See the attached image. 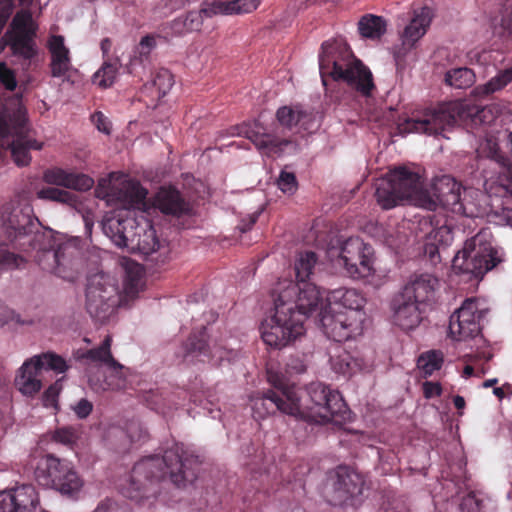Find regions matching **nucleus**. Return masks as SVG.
<instances>
[{
  "mask_svg": "<svg viewBox=\"0 0 512 512\" xmlns=\"http://www.w3.org/2000/svg\"><path fill=\"white\" fill-rule=\"evenodd\" d=\"M273 389L252 400L253 415L264 419L276 411L307 422L341 424L349 419L350 410L337 390L323 383H312L303 391L280 373L268 370Z\"/></svg>",
  "mask_w": 512,
  "mask_h": 512,
  "instance_id": "1",
  "label": "nucleus"
},
{
  "mask_svg": "<svg viewBox=\"0 0 512 512\" xmlns=\"http://www.w3.org/2000/svg\"><path fill=\"white\" fill-rule=\"evenodd\" d=\"M200 463L199 457L185 449L183 444L174 443L161 458L148 456L137 462L123 494L137 502L156 497L160 483L167 478L176 487L184 488L197 479Z\"/></svg>",
  "mask_w": 512,
  "mask_h": 512,
  "instance_id": "2",
  "label": "nucleus"
},
{
  "mask_svg": "<svg viewBox=\"0 0 512 512\" xmlns=\"http://www.w3.org/2000/svg\"><path fill=\"white\" fill-rule=\"evenodd\" d=\"M498 118V110L491 106H480L471 100H455L429 108L419 115L407 118L398 124L400 133H423L435 137L446 136L456 125L467 129H477L481 126H490Z\"/></svg>",
  "mask_w": 512,
  "mask_h": 512,
  "instance_id": "3",
  "label": "nucleus"
},
{
  "mask_svg": "<svg viewBox=\"0 0 512 512\" xmlns=\"http://www.w3.org/2000/svg\"><path fill=\"white\" fill-rule=\"evenodd\" d=\"M319 70L325 87H327V77H331L334 81L347 83L365 97L370 96L375 89L369 68L354 56L346 44L340 41H326L322 44Z\"/></svg>",
  "mask_w": 512,
  "mask_h": 512,
  "instance_id": "4",
  "label": "nucleus"
},
{
  "mask_svg": "<svg viewBox=\"0 0 512 512\" xmlns=\"http://www.w3.org/2000/svg\"><path fill=\"white\" fill-rule=\"evenodd\" d=\"M42 142L30 135L26 109L19 99L0 103V154L10 152L18 167L28 166L32 160L30 151L41 150Z\"/></svg>",
  "mask_w": 512,
  "mask_h": 512,
  "instance_id": "5",
  "label": "nucleus"
},
{
  "mask_svg": "<svg viewBox=\"0 0 512 512\" xmlns=\"http://www.w3.org/2000/svg\"><path fill=\"white\" fill-rule=\"evenodd\" d=\"M297 290L292 285L286 292H279L274 299V315L261 324V337L268 346L282 348L304 334V321L314 310L295 306L294 294Z\"/></svg>",
  "mask_w": 512,
  "mask_h": 512,
  "instance_id": "6",
  "label": "nucleus"
},
{
  "mask_svg": "<svg viewBox=\"0 0 512 512\" xmlns=\"http://www.w3.org/2000/svg\"><path fill=\"white\" fill-rule=\"evenodd\" d=\"M375 197L385 210L396 207L404 199L423 208L434 207L429 190L423 187L421 176L406 167H396L380 179L376 184Z\"/></svg>",
  "mask_w": 512,
  "mask_h": 512,
  "instance_id": "7",
  "label": "nucleus"
},
{
  "mask_svg": "<svg viewBox=\"0 0 512 512\" xmlns=\"http://www.w3.org/2000/svg\"><path fill=\"white\" fill-rule=\"evenodd\" d=\"M26 248H28V251H25L26 253L35 251L32 257L42 270L68 281H73L77 277L81 262L78 239L56 244L55 242L51 243V240L46 239L44 235V238L39 242H33L32 245H27Z\"/></svg>",
  "mask_w": 512,
  "mask_h": 512,
  "instance_id": "8",
  "label": "nucleus"
},
{
  "mask_svg": "<svg viewBox=\"0 0 512 512\" xmlns=\"http://www.w3.org/2000/svg\"><path fill=\"white\" fill-rule=\"evenodd\" d=\"M35 476L42 485L51 486L61 495L77 500L84 487V480L74 466L52 454L43 456L36 467Z\"/></svg>",
  "mask_w": 512,
  "mask_h": 512,
  "instance_id": "9",
  "label": "nucleus"
},
{
  "mask_svg": "<svg viewBox=\"0 0 512 512\" xmlns=\"http://www.w3.org/2000/svg\"><path fill=\"white\" fill-rule=\"evenodd\" d=\"M2 228L5 239L1 246L12 245L20 251H28L27 245L39 242L44 238V233L35 232L39 221L33 214V208L29 204L17 205L6 208L2 213Z\"/></svg>",
  "mask_w": 512,
  "mask_h": 512,
  "instance_id": "10",
  "label": "nucleus"
},
{
  "mask_svg": "<svg viewBox=\"0 0 512 512\" xmlns=\"http://www.w3.org/2000/svg\"><path fill=\"white\" fill-rule=\"evenodd\" d=\"M318 258L315 252L305 251L299 254V258L295 263L296 282L284 281L279 284L277 293L286 292L295 285L298 290L295 291L294 301L298 309L308 308L316 310L322 303V293L314 283V269Z\"/></svg>",
  "mask_w": 512,
  "mask_h": 512,
  "instance_id": "11",
  "label": "nucleus"
},
{
  "mask_svg": "<svg viewBox=\"0 0 512 512\" xmlns=\"http://www.w3.org/2000/svg\"><path fill=\"white\" fill-rule=\"evenodd\" d=\"M66 360L54 352H45L24 361L15 376V387L24 396L33 397L42 389L43 370L64 373L69 369Z\"/></svg>",
  "mask_w": 512,
  "mask_h": 512,
  "instance_id": "12",
  "label": "nucleus"
},
{
  "mask_svg": "<svg viewBox=\"0 0 512 512\" xmlns=\"http://www.w3.org/2000/svg\"><path fill=\"white\" fill-rule=\"evenodd\" d=\"M491 244L482 242L479 235L467 240L452 261V267L461 273L482 278L488 271L496 267L501 259Z\"/></svg>",
  "mask_w": 512,
  "mask_h": 512,
  "instance_id": "13",
  "label": "nucleus"
},
{
  "mask_svg": "<svg viewBox=\"0 0 512 512\" xmlns=\"http://www.w3.org/2000/svg\"><path fill=\"white\" fill-rule=\"evenodd\" d=\"M320 324L327 338L335 342L350 340L363 332L364 312H343L337 308L324 309V298L318 308Z\"/></svg>",
  "mask_w": 512,
  "mask_h": 512,
  "instance_id": "14",
  "label": "nucleus"
},
{
  "mask_svg": "<svg viewBox=\"0 0 512 512\" xmlns=\"http://www.w3.org/2000/svg\"><path fill=\"white\" fill-rule=\"evenodd\" d=\"M337 263L353 279L369 277L375 271L374 250L361 238L350 237L342 243Z\"/></svg>",
  "mask_w": 512,
  "mask_h": 512,
  "instance_id": "15",
  "label": "nucleus"
},
{
  "mask_svg": "<svg viewBox=\"0 0 512 512\" xmlns=\"http://www.w3.org/2000/svg\"><path fill=\"white\" fill-rule=\"evenodd\" d=\"M117 302V289L107 282L106 276L99 274L89 279L86 288V310L92 318L105 321Z\"/></svg>",
  "mask_w": 512,
  "mask_h": 512,
  "instance_id": "16",
  "label": "nucleus"
},
{
  "mask_svg": "<svg viewBox=\"0 0 512 512\" xmlns=\"http://www.w3.org/2000/svg\"><path fill=\"white\" fill-rule=\"evenodd\" d=\"M9 45L13 55L30 61L38 51L35 42L38 26L29 11L17 12L11 23Z\"/></svg>",
  "mask_w": 512,
  "mask_h": 512,
  "instance_id": "17",
  "label": "nucleus"
},
{
  "mask_svg": "<svg viewBox=\"0 0 512 512\" xmlns=\"http://www.w3.org/2000/svg\"><path fill=\"white\" fill-rule=\"evenodd\" d=\"M485 310L479 309L475 298L466 299L449 319V336L456 341L472 339L480 334V320Z\"/></svg>",
  "mask_w": 512,
  "mask_h": 512,
  "instance_id": "18",
  "label": "nucleus"
},
{
  "mask_svg": "<svg viewBox=\"0 0 512 512\" xmlns=\"http://www.w3.org/2000/svg\"><path fill=\"white\" fill-rule=\"evenodd\" d=\"M240 134L249 139L256 148L267 156L281 155L291 139L281 136L276 130L267 131L258 121L242 127Z\"/></svg>",
  "mask_w": 512,
  "mask_h": 512,
  "instance_id": "19",
  "label": "nucleus"
},
{
  "mask_svg": "<svg viewBox=\"0 0 512 512\" xmlns=\"http://www.w3.org/2000/svg\"><path fill=\"white\" fill-rule=\"evenodd\" d=\"M429 198L434 202L433 208H426L435 211L438 206L456 214H464L465 208L461 202L460 185L451 177L444 176L432 185L429 191Z\"/></svg>",
  "mask_w": 512,
  "mask_h": 512,
  "instance_id": "20",
  "label": "nucleus"
},
{
  "mask_svg": "<svg viewBox=\"0 0 512 512\" xmlns=\"http://www.w3.org/2000/svg\"><path fill=\"white\" fill-rule=\"evenodd\" d=\"M38 506V493L31 484L0 492V512H36Z\"/></svg>",
  "mask_w": 512,
  "mask_h": 512,
  "instance_id": "21",
  "label": "nucleus"
},
{
  "mask_svg": "<svg viewBox=\"0 0 512 512\" xmlns=\"http://www.w3.org/2000/svg\"><path fill=\"white\" fill-rule=\"evenodd\" d=\"M131 251L150 257L156 263H164L168 259L170 248L166 240H160L155 228L145 220L143 230L138 233Z\"/></svg>",
  "mask_w": 512,
  "mask_h": 512,
  "instance_id": "22",
  "label": "nucleus"
},
{
  "mask_svg": "<svg viewBox=\"0 0 512 512\" xmlns=\"http://www.w3.org/2000/svg\"><path fill=\"white\" fill-rule=\"evenodd\" d=\"M364 477L347 466H339L335 472L333 483L335 504H342L348 499L355 498L363 493Z\"/></svg>",
  "mask_w": 512,
  "mask_h": 512,
  "instance_id": "23",
  "label": "nucleus"
},
{
  "mask_svg": "<svg viewBox=\"0 0 512 512\" xmlns=\"http://www.w3.org/2000/svg\"><path fill=\"white\" fill-rule=\"evenodd\" d=\"M143 223L136 218L110 219L104 224L105 233L118 247L132 249L136 236L143 230Z\"/></svg>",
  "mask_w": 512,
  "mask_h": 512,
  "instance_id": "24",
  "label": "nucleus"
},
{
  "mask_svg": "<svg viewBox=\"0 0 512 512\" xmlns=\"http://www.w3.org/2000/svg\"><path fill=\"white\" fill-rule=\"evenodd\" d=\"M392 321L402 330H412L416 328L421 320V311L419 304L408 299L401 293H398L391 302Z\"/></svg>",
  "mask_w": 512,
  "mask_h": 512,
  "instance_id": "25",
  "label": "nucleus"
},
{
  "mask_svg": "<svg viewBox=\"0 0 512 512\" xmlns=\"http://www.w3.org/2000/svg\"><path fill=\"white\" fill-rule=\"evenodd\" d=\"M154 206L165 215L181 217L188 215L191 205L175 187H162L154 197Z\"/></svg>",
  "mask_w": 512,
  "mask_h": 512,
  "instance_id": "26",
  "label": "nucleus"
},
{
  "mask_svg": "<svg viewBox=\"0 0 512 512\" xmlns=\"http://www.w3.org/2000/svg\"><path fill=\"white\" fill-rule=\"evenodd\" d=\"M433 13L431 8L424 6L413 11V16L409 24L405 27L401 34L402 46L404 49H412L415 44L421 39L427 32Z\"/></svg>",
  "mask_w": 512,
  "mask_h": 512,
  "instance_id": "27",
  "label": "nucleus"
},
{
  "mask_svg": "<svg viewBox=\"0 0 512 512\" xmlns=\"http://www.w3.org/2000/svg\"><path fill=\"white\" fill-rule=\"evenodd\" d=\"M438 284L436 277L422 273L414 275L400 293L420 305L433 299Z\"/></svg>",
  "mask_w": 512,
  "mask_h": 512,
  "instance_id": "28",
  "label": "nucleus"
},
{
  "mask_svg": "<svg viewBox=\"0 0 512 512\" xmlns=\"http://www.w3.org/2000/svg\"><path fill=\"white\" fill-rule=\"evenodd\" d=\"M47 184L62 186L78 191H87L94 185V180L82 173H72L58 167L47 169L43 174Z\"/></svg>",
  "mask_w": 512,
  "mask_h": 512,
  "instance_id": "29",
  "label": "nucleus"
},
{
  "mask_svg": "<svg viewBox=\"0 0 512 512\" xmlns=\"http://www.w3.org/2000/svg\"><path fill=\"white\" fill-rule=\"evenodd\" d=\"M47 47L51 55V75L57 78L64 76L71 67L70 52L65 46L64 37L52 35L48 40Z\"/></svg>",
  "mask_w": 512,
  "mask_h": 512,
  "instance_id": "30",
  "label": "nucleus"
},
{
  "mask_svg": "<svg viewBox=\"0 0 512 512\" xmlns=\"http://www.w3.org/2000/svg\"><path fill=\"white\" fill-rule=\"evenodd\" d=\"M329 308L346 309L345 312H363L366 302L362 293L354 288L341 287L331 291L327 296Z\"/></svg>",
  "mask_w": 512,
  "mask_h": 512,
  "instance_id": "31",
  "label": "nucleus"
},
{
  "mask_svg": "<svg viewBox=\"0 0 512 512\" xmlns=\"http://www.w3.org/2000/svg\"><path fill=\"white\" fill-rule=\"evenodd\" d=\"M111 345L112 337L110 335H106L99 347L85 351L78 350L76 352V358L78 360H87L95 364H103L114 371L122 370L123 366L114 359L111 353Z\"/></svg>",
  "mask_w": 512,
  "mask_h": 512,
  "instance_id": "32",
  "label": "nucleus"
},
{
  "mask_svg": "<svg viewBox=\"0 0 512 512\" xmlns=\"http://www.w3.org/2000/svg\"><path fill=\"white\" fill-rule=\"evenodd\" d=\"M26 262L23 256L17 255L4 248H0V270L4 268H19ZM10 321H19L18 315L0 301V326Z\"/></svg>",
  "mask_w": 512,
  "mask_h": 512,
  "instance_id": "33",
  "label": "nucleus"
},
{
  "mask_svg": "<svg viewBox=\"0 0 512 512\" xmlns=\"http://www.w3.org/2000/svg\"><path fill=\"white\" fill-rule=\"evenodd\" d=\"M358 32L364 39L379 40L387 30V22L382 16L363 15L357 24Z\"/></svg>",
  "mask_w": 512,
  "mask_h": 512,
  "instance_id": "34",
  "label": "nucleus"
},
{
  "mask_svg": "<svg viewBox=\"0 0 512 512\" xmlns=\"http://www.w3.org/2000/svg\"><path fill=\"white\" fill-rule=\"evenodd\" d=\"M511 82L512 66L500 70L487 83L476 86L472 90V94L477 98H483L504 89Z\"/></svg>",
  "mask_w": 512,
  "mask_h": 512,
  "instance_id": "35",
  "label": "nucleus"
},
{
  "mask_svg": "<svg viewBox=\"0 0 512 512\" xmlns=\"http://www.w3.org/2000/svg\"><path fill=\"white\" fill-rule=\"evenodd\" d=\"M122 264L125 269L124 291L126 295L134 297L141 285L143 268L131 259H124Z\"/></svg>",
  "mask_w": 512,
  "mask_h": 512,
  "instance_id": "36",
  "label": "nucleus"
},
{
  "mask_svg": "<svg viewBox=\"0 0 512 512\" xmlns=\"http://www.w3.org/2000/svg\"><path fill=\"white\" fill-rule=\"evenodd\" d=\"M476 81L474 71L468 67L452 68L446 71L444 82L446 85L456 89L471 87Z\"/></svg>",
  "mask_w": 512,
  "mask_h": 512,
  "instance_id": "37",
  "label": "nucleus"
},
{
  "mask_svg": "<svg viewBox=\"0 0 512 512\" xmlns=\"http://www.w3.org/2000/svg\"><path fill=\"white\" fill-rule=\"evenodd\" d=\"M187 354H197L205 357H215L217 351H211L207 344L206 328L202 327L199 332H193L186 342Z\"/></svg>",
  "mask_w": 512,
  "mask_h": 512,
  "instance_id": "38",
  "label": "nucleus"
},
{
  "mask_svg": "<svg viewBox=\"0 0 512 512\" xmlns=\"http://www.w3.org/2000/svg\"><path fill=\"white\" fill-rule=\"evenodd\" d=\"M330 364L335 373L343 376H351L359 367L357 360L345 350L331 356Z\"/></svg>",
  "mask_w": 512,
  "mask_h": 512,
  "instance_id": "39",
  "label": "nucleus"
},
{
  "mask_svg": "<svg viewBox=\"0 0 512 512\" xmlns=\"http://www.w3.org/2000/svg\"><path fill=\"white\" fill-rule=\"evenodd\" d=\"M118 72V61H112L111 59H105L102 66L93 75V82L101 88L110 87L117 76Z\"/></svg>",
  "mask_w": 512,
  "mask_h": 512,
  "instance_id": "40",
  "label": "nucleus"
},
{
  "mask_svg": "<svg viewBox=\"0 0 512 512\" xmlns=\"http://www.w3.org/2000/svg\"><path fill=\"white\" fill-rule=\"evenodd\" d=\"M300 105L295 106H282L276 111V120L283 130H292L298 126L299 120L301 119Z\"/></svg>",
  "mask_w": 512,
  "mask_h": 512,
  "instance_id": "41",
  "label": "nucleus"
},
{
  "mask_svg": "<svg viewBox=\"0 0 512 512\" xmlns=\"http://www.w3.org/2000/svg\"><path fill=\"white\" fill-rule=\"evenodd\" d=\"M147 190L139 182L129 181L123 188L122 197L130 206H144Z\"/></svg>",
  "mask_w": 512,
  "mask_h": 512,
  "instance_id": "42",
  "label": "nucleus"
},
{
  "mask_svg": "<svg viewBox=\"0 0 512 512\" xmlns=\"http://www.w3.org/2000/svg\"><path fill=\"white\" fill-rule=\"evenodd\" d=\"M39 199L56 201L65 204L76 203V195L72 192L55 188V187H44L37 192Z\"/></svg>",
  "mask_w": 512,
  "mask_h": 512,
  "instance_id": "43",
  "label": "nucleus"
},
{
  "mask_svg": "<svg viewBox=\"0 0 512 512\" xmlns=\"http://www.w3.org/2000/svg\"><path fill=\"white\" fill-rule=\"evenodd\" d=\"M443 364V354L440 351L432 350L422 354L418 359V366L427 375L439 370Z\"/></svg>",
  "mask_w": 512,
  "mask_h": 512,
  "instance_id": "44",
  "label": "nucleus"
},
{
  "mask_svg": "<svg viewBox=\"0 0 512 512\" xmlns=\"http://www.w3.org/2000/svg\"><path fill=\"white\" fill-rule=\"evenodd\" d=\"M203 12L200 11H190L188 12L184 19H176L173 22V29L181 32L180 27H182L186 32H192V31H198L202 27L203 24V18H202Z\"/></svg>",
  "mask_w": 512,
  "mask_h": 512,
  "instance_id": "45",
  "label": "nucleus"
},
{
  "mask_svg": "<svg viewBox=\"0 0 512 512\" xmlns=\"http://www.w3.org/2000/svg\"><path fill=\"white\" fill-rule=\"evenodd\" d=\"M152 85L157 89L159 97H164L174 85V77L168 69L160 68L153 74Z\"/></svg>",
  "mask_w": 512,
  "mask_h": 512,
  "instance_id": "46",
  "label": "nucleus"
},
{
  "mask_svg": "<svg viewBox=\"0 0 512 512\" xmlns=\"http://www.w3.org/2000/svg\"><path fill=\"white\" fill-rule=\"evenodd\" d=\"M232 7L231 1L214 0L210 3H205L201 10L204 16L213 17L215 15L234 14Z\"/></svg>",
  "mask_w": 512,
  "mask_h": 512,
  "instance_id": "47",
  "label": "nucleus"
},
{
  "mask_svg": "<svg viewBox=\"0 0 512 512\" xmlns=\"http://www.w3.org/2000/svg\"><path fill=\"white\" fill-rule=\"evenodd\" d=\"M62 380L63 378L56 380L44 391L42 401L45 407H57L58 396L63 387Z\"/></svg>",
  "mask_w": 512,
  "mask_h": 512,
  "instance_id": "48",
  "label": "nucleus"
},
{
  "mask_svg": "<svg viewBox=\"0 0 512 512\" xmlns=\"http://www.w3.org/2000/svg\"><path fill=\"white\" fill-rule=\"evenodd\" d=\"M277 185L283 193L291 195L297 190L298 183L294 173L281 171Z\"/></svg>",
  "mask_w": 512,
  "mask_h": 512,
  "instance_id": "49",
  "label": "nucleus"
},
{
  "mask_svg": "<svg viewBox=\"0 0 512 512\" xmlns=\"http://www.w3.org/2000/svg\"><path fill=\"white\" fill-rule=\"evenodd\" d=\"M53 439L58 443L71 446L77 440V433L72 427H62L55 431Z\"/></svg>",
  "mask_w": 512,
  "mask_h": 512,
  "instance_id": "50",
  "label": "nucleus"
},
{
  "mask_svg": "<svg viewBox=\"0 0 512 512\" xmlns=\"http://www.w3.org/2000/svg\"><path fill=\"white\" fill-rule=\"evenodd\" d=\"M0 82L9 91L17 86L16 75L5 63H0Z\"/></svg>",
  "mask_w": 512,
  "mask_h": 512,
  "instance_id": "51",
  "label": "nucleus"
},
{
  "mask_svg": "<svg viewBox=\"0 0 512 512\" xmlns=\"http://www.w3.org/2000/svg\"><path fill=\"white\" fill-rule=\"evenodd\" d=\"M145 402L150 409L155 410L158 413H165V398L158 391H150L145 396Z\"/></svg>",
  "mask_w": 512,
  "mask_h": 512,
  "instance_id": "52",
  "label": "nucleus"
},
{
  "mask_svg": "<svg viewBox=\"0 0 512 512\" xmlns=\"http://www.w3.org/2000/svg\"><path fill=\"white\" fill-rule=\"evenodd\" d=\"M20 4H30L32 0H18ZM14 4L13 0H0V30L4 27L9 19Z\"/></svg>",
  "mask_w": 512,
  "mask_h": 512,
  "instance_id": "53",
  "label": "nucleus"
},
{
  "mask_svg": "<svg viewBox=\"0 0 512 512\" xmlns=\"http://www.w3.org/2000/svg\"><path fill=\"white\" fill-rule=\"evenodd\" d=\"M232 2V10L234 14L240 13H250L255 10L260 0H231Z\"/></svg>",
  "mask_w": 512,
  "mask_h": 512,
  "instance_id": "54",
  "label": "nucleus"
},
{
  "mask_svg": "<svg viewBox=\"0 0 512 512\" xmlns=\"http://www.w3.org/2000/svg\"><path fill=\"white\" fill-rule=\"evenodd\" d=\"M301 119L299 120V126L305 131H311L316 128V114L312 111L301 109Z\"/></svg>",
  "mask_w": 512,
  "mask_h": 512,
  "instance_id": "55",
  "label": "nucleus"
},
{
  "mask_svg": "<svg viewBox=\"0 0 512 512\" xmlns=\"http://www.w3.org/2000/svg\"><path fill=\"white\" fill-rule=\"evenodd\" d=\"M286 371L290 374H302L306 371V364L300 357H291L286 364Z\"/></svg>",
  "mask_w": 512,
  "mask_h": 512,
  "instance_id": "56",
  "label": "nucleus"
},
{
  "mask_svg": "<svg viewBox=\"0 0 512 512\" xmlns=\"http://www.w3.org/2000/svg\"><path fill=\"white\" fill-rule=\"evenodd\" d=\"M73 409L78 418L85 419L92 412L93 405L90 401L83 398L78 401Z\"/></svg>",
  "mask_w": 512,
  "mask_h": 512,
  "instance_id": "57",
  "label": "nucleus"
},
{
  "mask_svg": "<svg viewBox=\"0 0 512 512\" xmlns=\"http://www.w3.org/2000/svg\"><path fill=\"white\" fill-rule=\"evenodd\" d=\"M156 45V39L154 36L146 35L139 43V53L141 55H148L152 48Z\"/></svg>",
  "mask_w": 512,
  "mask_h": 512,
  "instance_id": "58",
  "label": "nucleus"
},
{
  "mask_svg": "<svg viewBox=\"0 0 512 512\" xmlns=\"http://www.w3.org/2000/svg\"><path fill=\"white\" fill-rule=\"evenodd\" d=\"M93 122L96 124V127L99 131L104 132L106 134L110 133L109 122L106 117L101 112H96L92 116Z\"/></svg>",
  "mask_w": 512,
  "mask_h": 512,
  "instance_id": "59",
  "label": "nucleus"
},
{
  "mask_svg": "<svg viewBox=\"0 0 512 512\" xmlns=\"http://www.w3.org/2000/svg\"><path fill=\"white\" fill-rule=\"evenodd\" d=\"M93 512H121L118 504L111 500L105 499L101 501Z\"/></svg>",
  "mask_w": 512,
  "mask_h": 512,
  "instance_id": "60",
  "label": "nucleus"
},
{
  "mask_svg": "<svg viewBox=\"0 0 512 512\" xmlns=\"http://www.w3.org/2000/svg\"><path fill=\"white\" fill-rule=\"evenodd\" d=\"M461 512H479V502L474 497L464 498L462 503L460 504Z\"/></svg>",
  "mask_w": 512,
  "mask_h": 512,
  "instance_id": "61",
  "label": "nucleus"
},
{
  "mask_svg": "<svg viewBox=\"0 0 512 512\" xmlns=\"http://www.w3.org/2000/svg\"><path fill=\"white\" fill-rule=\"evenodd\" d=\"M258 214H252L247 219H243L238 225L240 232L245 233L249 231L257 222Z\"/></svg>",
  "mask_w": 512,
  "mask_h": 512,
  "instance_id": "62",
  "label": "nucleus"
},
{
  "mask_svg": "<svg viewBox=\"0 0 512 512\" xmlns=\"http://www.w3.org/2000/svg\"><path fill=\"white\" fill-rule=\"evenodd\" d=\"M441 387L438 384H434L431 382H425L424 384V394L427 398L432 396H438L441 394Z\"/></svg>",
  "mask_w": 512,
  "mask_h": 512,
  "instance_id": "63",
  "label": "nucleus"
},
{
  "mask_svg": "<svg viewBox=\"0 0 512 512\" xmlns=\"http://www.w3.org/2000/svg\"><path fill=\"white\" fill-rule=\"evenodd\" d=\"M111 47H112V41L109 38L102 39V41L100 43V48H101L104 60L110 59L109 52L111 50Z\"/></svg>",
  "mask_w": 512,
  "mask_h": 512,
  "instance_id": "64",
  "label": "nucleus"
}]
</instances>
